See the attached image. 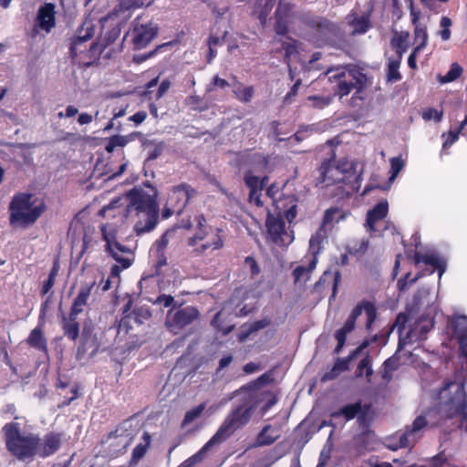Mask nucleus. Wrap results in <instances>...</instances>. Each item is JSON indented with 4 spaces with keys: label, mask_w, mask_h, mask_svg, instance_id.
I'll use <instances>...</instances> for the list:
<instances>
[{
    "label": "nucleus",
    "mask_w": 467,
    "mask_h": 467,
    "mask_svg": "<svg viewBox=\"0 0 467 467\" xmlns=\"http://www.w3.org/2000/svg\"><path fill=\"white\" fill-rule=\"evenodd\" d=\"M274 381L270 373L266 372L255 380L242 386L235 391L237 401L226 415L221 426L202 448L206 450L215 444L226 441L236 431L249 423L254 410L260 407L261 415H265L278 401L277 394L264 389Z\"/></svg>",
    "instance_id": "1"
},
{
    "label": "nucleus",
    "mask_w": 467,
    "mask_h": 467,
    "mask_svg": "<svg viewBox=\"0 0 467 467\" xmlns=\"http://www.w3.org/2000/svg\"><path fill=\"white\" fill-rule=\"evenodd\" d=\"M315 177L316 187H328L343 184L351 191H358L361 184L360 175L357 174L356 165L348 160H340L337 163L334 157L322 160Z\"/></svg>",
    "instance_id": "2"
},
{
    "label": "nucleus",
    "mask_w": 467,
    "mask_h": 467,
    "mask_svg": "<svg viewBox=\"0 0 467 467\" xmlns=\"http://www.w3.org/2000/svg\"><path fill=\"white\" fill-rule=\"evenodd\" d=\"M127 213L135 212L139 217L134 225L137 235L152 231L159 222V205L155 198L143 190L132 189L127 194Z\"/></svg>",
    "instance_id": "3"
},
{
    "label": "nucleus",
    "mask_w": 467,
    "mask_h": 467,
    "mask_svg": "<svg viewBox=\"0 0 467 467\" xmlns=\"http://www.w3.org/2000/svg\"><path fill=\"white\" fill-rule=\"evenodd\" d=\"M432 398L438 400V406L446 420L462 415L467 418V400L464 382L446 379L439 389L433 391Z\"/></svg>",
    "instance_id": "4"
},
{
    "label": "nucleus",
    "mask_w": 467,
    "mask_h": 467,
    "mask_svg": "<svg viewBox=\"0 0 467 467\" xmlns=\"http://www.w3.org/2000/svg\"><path fill=\"white\" fill-rule=\"evenodd\" d=\"M2 433L7 451L19 461H26L36 455L40 438L37 434L22 433L18 422L11 421L2 427Z\"/></svg>",
    "instance_id": "5"
},
{
    "label": "nucleus",
    "mask_w": 467,
    "mask_h": 467,
    "mask_svg": "<svg viewBox=\"0 0 467 467\" xmlns=\"http://www.w3.org/2000/svg\"><path fill=\"white\" fill-rule=\"evenodd\" d=\"M32 194L17 193L9 203V222L14 226L26 227L33 224L44 213V204L33 205Z\"/></svg>",
    "instance_id": "6"
},
{
    "label": "nucleus",
    "mask_w": 467,
    "mask_h": 467,
    "mask_svg": "<svg viewBox=\"0 0 467 467\" xmlns=\"http://www.w3.org/2000/svg\"><path fill=\"white\" fill-rule=\"evenodd\" d=\"M363 311L367 317L365 328L368 332L372 330L373 324L378 317V310L373 302L363 299L352 309L343 327L335 332L334 336L337 341V345L334 350L335 353L338 354L341 351L346 343L348 334L355 329L357 319Z\"/></svg>",
    "instance_id": "7"
},
{
    "label": "nucleus",
    "mask_w": 467,
    "mask_h": 467,
    "mask_svg": "<svg viewBox=\"0 0 467 467\" xmlns=\"http://www.w3.org/2000/svg\"><path fill=\"white\" fill-rule=\"evenodd\" d=\"M428 421L422 415L416 417L411 425L406 426L404 431H398L392 435L387 437L384 445L390 451L409 448L414 445L417 439L420 438V431L427 427Z\"/></svg>",
    "instance_id": "8"
},
{
    "label": "nucleus",
    "mask_w": 467,
    "mask_h": 467,
    "mask_svg": "<svg viewBox=\"0 0 467 467\" xmlns=\"http://www.w3.org/2000/svg\"><path fill=\"white\" fill-rule=\"evenodd\" d=\"M232 165L239 171L252 170L254 172H263L269 164V158L260 152H252L250 150L234 152Z\"/></svg>",
    "instance_id": "9"
},
{
    "label": "nucleus",
    "mask_w": 467,
    "mask_h": 467,
    "mask_svg": "<svg viewBox=\"0 0 467 467\" xmlns=\"http://www.w3.org/2000/svg\"><path fill=\"white\" fill-rule=\"evenodd\" d=\"M196 192V190L192 185L182 182L171 188L167 203L171 207V209L176 212V214H181Z\"/></svg>",
    "instance_id": "10"
},
{
    "label": "nucleus",
    "mask_w": 467,
    "mask_h": 467,
    "mask_svg": "<svg viewBox=\"0 0 467 467\" xmlns=\"http://www.w3.org/2000/svg\"><path fill=\"white\" fill-rule=\"evenodd\" d=\"M370 409L371 404L362 405L361 400H358L355 403L347 404L339 408L337 410L332 411L330 413V418L337 420L342 417L346 421H349L357 418L358 421L360 424H363L366 421Z\"/></svg>",
    "instance_id": "11"
},
{
    "label": "nucleus",
    "mask_w": 467,
    "mask_h": 467,
    "mask_svg": "<svg viewBox=\"0 0 467 467\" xmlns=\"http://www.w3.org/2000/svg\"><path fill=\"white\" fill-rule=\"evenodd\" d=\"M296 5L288 0H278L275 11V32L279 36H285L288 33L289 19L294 16Z\"/></svg>",
    "instance_id": "12"
},
{
    "label": "nucleus",
    "mask_w": 467,
    "mask_h": 467,
    "mask_svg": "<svg viewBox=\"0 0 467 467\" xmlns=\"http://www.w3.org/2000/svg\"><path fill=\"white\" fill-rule=\"evenodd\" d=\"M157 33L158 28L153 27L151 24L134 23L130 33L134 49L139 50L146 47L157 36Z\"/></svg>",
    "instance_id": "13"
},
{
    "label": "nucleus",
    "mask_w": 467,
    "mask_h": 467,
    "mask_svg": "<svg viewBox=\"0 0 467 467\" xmlns=\"http://www.w3.org/2000/svg\"><path fill=\"white\" fill-rule=\"evenodd\" d=\"M102 234L103 239L106 242V251L114 258L115 261H117L119 265H122L123 268H129L133 263V258L117 257V255L118 253L132 255L131 250L118 242L114 235L110 236L105 231H103Z\"/></svg>",
    "instance_id": "14"
},
{
    "label": "nucleus",
    "mask_w": 467,
    "mask_h": 467,
    "mask_svg": "<svg viewBox=\"0 0 467 467\" xmlns=\"http://www.w3.org/2000/svg\"><path fill=\"white\" fill-rule=\"evenodd\" d=\"M64 434L62 432L50 431L38 441L36 455L47 458L55 454L61 447Z\"/></svg>",
    "instance_id": "15"
},
{
    "label": "nucleus",
    "mask_w": 467,
    "mask_h": 467,
    "mask_svg": "<svg viewBox=\"0 0 467 467\" xmlns=\"http://www.w3.org/2000/svg\"><path fill=\"white\" fill-rule=\"evenodd\" d=\"M199 317V311L192 306H187L177 310L171 317L167 321L170 327L182 329L192 324Z\"/></svg>",
    "instance_id": "16"
},
{
    "label": "nucleus",
    "mask_w": 467,
    "mask_h": 467,
    "mask_svg": "<svg viewBox=\"0 0 467 467\" xmlns=\"http://www.w3.org/2000/svg\"><path fill=\"white\" fill-rule=\"evenodd\" d=\"M265 225L272 242L279 246L285 245L284 236L286 235V231L284 219L268 213Z\"/></svg>",
    "instance_id": "17"
},
{
    "label": "nucleus",
    "mask_w": 467,
    "mask_h": 467,
    "mask_svg": "<svg viewBox=\"0 0 467 467\" xmlns=\"http://www.w3.org/2000/svg\"><path fill=\"white\" fill-rule=\"evenodd\" d=\"M82 32L83 28L78 30L77 35L71 39L69 56L73 60H76L78 55L89 51L87 42L92 38L94 29L93 27H87L85 33L82 34Z\"/></svg>",
    "instance_id": "18"
},
{
    "label": "nucleus",
    "mask_w": 467,
    "mask_h": 467,
    "mask_svg": "<svg viewBox=\"0 0 467 467\" xmlns=\"http://www.w3.org/2000/svg\"><path fill=\"white\" fill-rule=\"evenodd\" d=\"M36 25L40 29L49 33L56 26L55 5L45 3L40 5L36 15Z\"/></svg>",
    "instance_id": "19"
},
{
    "label": "nucleus",
    "mask_w": 467,
    "mask_h": 467,
    "mask_svg": "<svg viewBox=\"0 0 467 467\" xmlns=\"http://www.w3.org/2000/svg\"><path fill=\"white\" fill-rule=\"evenodd\" d=\"M98 342L90 329L84 327L81 333L79 345L77 349V358L83 359L90 349L89 357H94L98 352Z\"/></svg>",
    "instance_id": "20"
},
{
    "label": "nucleus",
    "mask_w": 467,
    "mask_h": 467,
    "mask_svg": "<svg viewBox=\"0 0 467 467\" xmlns=\"http://www.w3.org/2000/svg\"><path fill=\"white\" fill-rule=\"evenodd\" d=\"M42 327L43 326L38 323V326L31 330L27 338L26 339V342L30 348H33L34 349L42 353L45 358H48L49 353L47 339L45 337Z\"/></svg>",
    "instance_id": "21"
},
{
    "label": "nucleus",
    "mask_w": 467,
    "mask_h": 467,
    "mask_svg": "<svg viewBox=\"0 0 467 467\" xmlns=\"http://www.w3.org/2000/svg\"><path fill=\"white\" fill-rule=\"evenodd\" d=\"M389 213V203L387 201H381L372 209L368 210L366 218V226L369 232L376 231V223L385 219Z\"/></svg>",
    "instance_id": "22"
},
{
    "label": "nucleus",
    "mask_w": 467,
    "mask_h": 467,
    "mask_svg": "<svg viewBox=\"0 0 467 467\" xmlns=\"http://www.w3.org/2000/svg\"><path fill=\"white\" fill-rule=\"evenodd\" d=\"M78 316H72L71 313L68 316H61V328L64 336L71 341H76L79 337L80 325L78 322Z\"/></svg>",
    "instance_id": "23"
},
{
    "label": "nucleus",
    "mask_w": 467,
    "mask_h": 467,
    "mask_svg": "<svg viewBox=\"0 0 467 467\" xmlns=\"http://www.w3.org/2000/svg\"><path fill=\"white\" fill-rule=\"evenodd\" d=\"M95 285V282L91 284L84 285L80 287L78 296L75 297L69 313L72 316H78L83 312V307L88 305V300L91 295L92 288Z\"/></svg>",
    "instance_id": "24"
},
{
    "label": "nucleus",
    "mask_w": 467,
    "mask_h": 467,
    "mask_svg": "<svg viewBox=\"0 0 467 467\" xmlns=\"http://www.w3.org/2000/svg\"><path fill=\"white\" fill-rule=\"evenodd\" d=\"M452 328L458 337L461 355L467 360V317H462L453 321Z\"/></svg>",
    "instance_id": "25"
},
{
    "label": "nucleus",
    "mask_w": 467,
    "mask_h": 467,
    "mask_svg": "<svg viewBox=\"0 0 467 467\" xmlns=\"http://www.w3.org/2000/svg\"><path fill=\"white\" fill-rule=\"evenodd\" d=\"M120 36V27L115 26L108 30L103 36L100 37L98 43H92L89 46V52L95 53L99 51L101 53L106 47L113 44Z\"/></svg>",
    "instance_id": "26"
},
{
    "label": "nucleus",
    "mask_w": 467,
    "mask_h": 467,
    "mask_svg": "<svg viewBox=\"0 0 467 467\" xmlns=\"http://www.w3.org/2000/svg\"><path fill=\"white\" fill-rule=\"evenodd\" d=\"M341 281V273L339 270L332 272L330 270H327L323 273L319 280L316 283L315 286L317 288L324 287L326 285L332 286V295L331 298H335L337 294V287Z\"/></svg>",
    "instance_id": "27"
},
{
    "label": "nucleus",
    "mask_w": 467,
    "mask_h": 467,
    "mask_svg": "<svg viewBox=\"0 0 467 467\" xmlns=\"http://www.w3.org/2000/svg\"><path fill=\"white\" fill-rule=\"evenodd\" d=\"M280 438V430L268 424L263 427L257 434L255 443L257 446H268Z\"/></svg>",
    "instance_id": "28"
},
{
    "label": "nucleus",
    "mask_w": 467,
    "mask_h": 467,
    "mask_svg": "<svg viewBox=\"0 0 467 467\" xmlns=\"http://www.w3.org/2000/svg\"><path fill=\"white\" fill-rule=\"evenodd\" d=\"M306 25L326 36L334 34L336 30V26L325 17L314 16L306 22Z\"/></svg>",
    "instance_id": "29"
},
{
    "label": "nucleus",
    "mask_w": 467,
    "mask_h": 467,
    "mask_svg": "<svg viewBox=\"0 0 467 467\" xmlns=\"http://www.w3.org/2000/svg\"><path fill=\"white\" fill-rule=\"evenodd\" d=\"M412 15V24L415 26L414 28V44L416 47V51H420L427 45L428 41V33L426 26H421L419 25V15L417 13L411 12Z\"/></svg>",
    "instance_id": "30"
},
{
    "label": "nucleus",
    "mask_w": 467,
    "mask_h": 467,
    "mask_svg": "<svg viewBox=\"0 0 467 467\" xmlns=\"http://www.w3.org/2000/svg\"><path fill=\"white\" fill-rule=\"evenodd\" d=\"M297 202L298 198L290 194L280 201V209L283 210L284 216L289 223H293L297 215Z\"/></svg>",
    "instance_id": "31"
},
{
    "label": "nucleus",
    "mask_w": 467,
    "mask_h": 467,
    "mask_svg": "<svg viewBox=\"0 0 467 467\" xmlns=\"http://www.w3.org/2000/svg\"><path fill=\"white\" fill-rule=\"evenodd\" d=\"M410 34L408 31L395 32L390 40V46L395 49L396 56L403 57L409 47Z\"/></svg>",
    "instance_id": "32"
},
{
    "label": "nucleus",
    "mask_w": 467,
    "mask_h": 467,
    "mask_svg": "<svg viewBox=\"0 0 467 467\" xmlns=\"http://www.w3.org/2000/svg\"><path fill=\"white\" fill-rule=\"evenodd\" d=\"M363 78L364 75L358 72L357 73V76H353L355 81L340 80L337 84V94L340 97H344L348 95L354 88H358V90L361 89L364 86Z\"/></svg>",
    "instance_id": "33"
},
{
    "label": "nucleus",
    "mask_w": 467,
    "mask_h": 467,
    "mask_svg": "<svg viewBox=\"0 0 467 467\" xmlns=\"http://www.w3.org/2000/svg\"><path fill=\"white\" fill-rule=\"evenodd\" d=\"M277 0H257L255 4L254 13L261 26H265L267 23L268 16L275 5Z\"/></svg>",
    "instance_id": "34"
},
{
    "label": "nucleus",
    "mask_w": 467,
    "mask_h": 467,
    "mask_svg": "<svg viewBox=\"0 0 467 467\" xmlns=\"http://www.w3.org/2000/svg\"><path fill=\"white\" fill-rule=\"evenodd\" d=\"M401 61L402 57L397 56L395 57L389 58L386 68L387 82L396 83L402 78V76L399 70Z\"/></svg>",
    "instance_id": "35"
},
{
    "label": "nucleus",
    "mask_w": 467,
    "mask_h": 467,
    "mask_svg": "<svg viewBox=\"0 0 467 467\" xmlns=\"http://www.w3.org/2000/svg\"><path fill=\"white\" fill-rule=\"evenodd\" d=\"M400 366V358L396 354L387 358L381 366V378L387 383L392 379L393 372Z\"/></svg>",
    "instance_id": "36"
},
{
    "label": "nucleus",
    "mask_w": 467,
    "mask_h": 467,
    "mask_svg": "<svg viewBox=\"0 0 467 467\" xmlns=\"http://www.w3.org/2000/svg\"><path fill=\"white\" fill-rule=\"evenodd\" d=\"M143 443H139L133 449L130 458V464H137L146 454L151 441V436L145 431L142 435Z\"/></svg>",
    "instance_id": "37"
},
{
    "label": "nucleus",
    "mask_w": 467,
    "mask_h": 467,
    "mask_svg": "<svg viewBox=\"0 0 467 467\" xmlns=\"http://www.w3.org/2000/svg\"><path fill=\"white\" fill-rule=\"evenodd\" d=\"M317 264V257L313 256L309 261L308 265H298L293 270V276L295 283L302 280L307 281L310 278V274L316 268Z\"/></svg>",
    "instance_id": "38"
},
{
    "label": "nucleus",
    "mask_w": 467,
    "mask_h": 467,
    "mask_svg": "<svg viewBox=\"0 0 467 467\" xmlns=\"http://www.w3.org/2000/svg\"><path fill=\"white\" fill-rule=\"evenodd\" d=\"M327 238V230L325 227L320 226L317 232L311 236L309 241V250L313 254V256H316L322 250V244L324 240Z\"/></svg>",
    "instance_id": "39"
},
{
    "label": "nucleus",
    "mask_w": 467,
    "mask_h": 467,
    "mask_svg": "<svg viewBox=\"0 0 467 467\" xmlns=\"http://www.w3.org/2000/svg\"><path fill=\"white\" fill-rule=\"evenodd\" d=\"M134 134L135 133H132L127 136L113 135L109 137L105 146L106 151L108 153H112L117 147H125L130 141L133 140Z\"/></svg>",
    "instance_id": "40"
},
{
    "label": "nucleus",
    "mask_w": 467,
    "mask_h": 467,
    "mask_svg": "<svg viewBox=\"0 0 467 467\" xmlns=\"http://www.w3.org/2000/svg\"><path fill=\"white\" fill-rule=\"evenodd\" d=\"M234 93L239 101L248 103L254 97V88L253 86L244 87V85L239 82Z\"/></svg>",
    "instance_id": "41"
},
{
    "label": "nucleus",
    "mask_w": 467,
    "mask_h": 467,
    "mask_svg": "<svg viewBox=\"0 0 467 467\" xmlns=\"http://www.w3.org/2000/svg\"><path fill=\"white\" fill-rule=\"evenodd\" d=\"M462 74V68L458 63H452L449 71L444 75H439L438 80L441 84H446L458 79Z\"/></svg>",
    "instance_id": "42"
},
{
    "label": "nucleus",
    "mask_w": 467,
    "mask_h": 467,
    "mask_svg": "<svg viewBox=\"0 0 467 467\" xmlns=\"http://www.w3.org/2000/svg\"><path fill=\"white\" fill-rule=\"evenodd\" d=\"M206 408V402H202L198 406L186 411L184 418L182 421V428L186 427L194 420L198 419Z\"/></svg>",
    "instance_id": "43"
},
{
    "label": "nucleus",
    "mask_w": 467,
    "mask_h": 467,
    "mask_svg": "<svg viewBox=\"0 0 467 467\" xmlns=\"http://www.w3.org/2000/svg\"><path fill=\"white\" fill-rule=\"evenodd\" d=\"M58 269H59L58 264L55 263L48 274L47 279L46 281H44L42 287L40 289V295L42 296H46L54 286L56 278L58 274Z\"/></svg>",
    "instance_id": "44"
},
{
    "label": "nucleus",
    "mask_w": 467,
    "mask_h": 467,
    "mask_svg": "<svg viewBox=\"0 0 467 467\" xmlns=\"http://www.w3.org/2000/svg\"><path fill=\"white\" fill-rule=\"evenodd\" d=\"M223 241L222 237L217 234L216 238L212 243L202 244L201 246L196 247L192 250V254L198 256L202 254L207 249L213 248V250H218L223 248Z\"/></svg>",
    "instance_id": "45"
},
{
    "label": "nucleus",
    "mask_w": 467,
    "mask_h": 467,
    "mask_svg": "<svg viewBox=\"0 0 467 467\" xmlns=\"http://www.w3.org/2000/svg\"><path fill=\"white\" fill-rule=\"evenodd\" d=\"M412 467H451V464L448 462L445 452L441 451L437 455L433 456L428 462V464Z\"/></svg>",
    "instance_id": "46"
},
{
    "label": "nucleus",
    "mask_w": 467,
    "mask_h": 467,
    "mask_svg": "<svg viewBox=\"0 0 467 467\" xmlns=\"http://www.w3.org/2000/svg\"><path fill=\"white\" fill-rule=\"evenodd\" d=\"M452 25V21L448 16H442L440 21V27L438 35L441 36L442 41H448L451 38V26Z\"/></svg>",
    "instance_id": "47"
},
{
    "label": "nucleus",
    "mask_w": 467,
    "mask_h": 467,
    "mask_svg": "<svg viewBox=\"0 0 467 467\" xmlns=\"http://www.w3.org/2000/svg\"><path fill=\"white\" fill-rule=\"evenodd\" d=\"M252 170H246L244 175V182L246 187L251 189H262V182H260L259 177L253 175Z\"/></svg>",
    "instance_id": "48"
},
{
    "label": "nucleus",
    "mask_w": 467,
    "mask_h": 467,
    "mask_svg": "<svg viewBox=\"0 0 467 467\" xmlns=\"http://www.w3.org/2000/svg\"><path fill=\"white\" fill-rule=\"evenodd\" d=\"M307 100L312 102V107L318 109H323L330 104V99L324 96H308Z\"/></svg>",
    "instance_id": "49"
},
{
    "label": "nucleus",
    "mask_w": 467,
    "mask_h": 467,
    "mask_svg": "<svg viewBox=\"0 0 467 467\" xmlns=\"http://www.w3.org/2000/svg\"><path fill=\"white\" fill-rule=\"evenodd\" d=\"M372 364V357L368 352L366 356L359 361L357 370H356V377L360 378L363 376L364 371L367 368H368Z\"/></svg>",
    "instance_id": "50"
},
{
    "label": "nucleus",
    "mask_w": 467,
    "mask_h": 467,
    "mask_svg": "<svg viewBox=\"0 0 467 467\" xmlns=\"http://www.w3.org/2000/svg\"><path fill=\"white\" fill-rule=\"evenodd\" d=\"M422 118L425 120H431L433 119L436 122H440L442 119V111H439L438 109L434 108H429L422 113Z\"/></svg>",
    "instance_id": "51"
},
{
    "label": "nucleus",
    "mask_w": 467,
    "mask_h": 467,
    "mask_svg": "<svg viewBox=\"0 0 467 467\" xmlns=\"http://www.w3.org/2000/svg\"><path fill=\"white\" fill-rule=\"evenodd\" d=\"M404 162L400 157H394L390 159V179H394L402 170Z\"/></svg>",
    "instance_id": "52"
},
{
    "label": "nucleus",
    "mask_w": 467,
    "mask_h": 467,
    "mask_svg": "<svg viewBox=\"0 0 467 467\" xmlns=\"http://www.w3.org/2000/svg\"><path fill=\"white\" fill-rule=\"evenodd\" d=\"M339 212L340 210L337 207L327 209L323 216L321 226L326 228L327 225L332 224L335 215Z\"/></svg>",
    "instance_id": "53"
},
{
    "label": "nucleus",
    "mask_w": 467,
    "mask_h": 467,
    "mask_svg": "<svg viewBox=\"0 0 467 467\" xmlns=\"http://www.w3.org/2000/svg\"><path fill=\"white\" fill-rule=\"evenodd\" d=\"M462 131L457 129L456 130H450L442 144V150L449 149L459 139V135Z\"/></svg>",
    "instance_id": "54"
},
{
    "label": "nucleus",
    "mask_w": 467,
    "mask_h": 467,
    "mask_svg": "<svg viewBox=\"0 0 467 467\" xmlns=\"http://www.w3.org/2000/svg\"><path fill=\"white\" fill-rule=\"evenodd\" d=\"M207 236V229H197V232L193 236L189 238L188 240V245L189 246H196L198 242L204 240V238Z\"/></svg>",
    "instance_id": "55"
},
{
    "label": "nucleus",
    "mask_w": 467,
    "mask_h": 467,
    "mask_svg": "<svg viewBox=\"0 0 467 467\" xmlns=\"http://www.w3.org/2000/svg\"><path fill=\"white\" fill-rule=\"evenodd\" d=\"M429 265H431L434 269H436L439 272L440 276H441L446 270L445 261L437 255H434L431 263H430Z\"/></svg>",
    "instance_id": "56"
},
{
    "label": "nucleus",
    "mask_w": 467,
    "mask_h": 467,
    "mask_svg": "<svg viewBox=\"0 0 467 467\" xmlns=\"http://www.w3.org/2000/svg\"><path fill=\"white\" fill-rule=\"evenodd\" d=\"M370 27L369 21L365 17H359L355 22V31L363 34Z\"/></svg>",
    "instance_id": "57"
},
{
    "label": "nucleus",
    "mask_w": 467,
    "mask_h": 467,
    "mask_svg": "<svg viewBox=\"0 0 467 467\" xmlns=\"http://www.w3.org/2000/svg\"><path fill=\"white\" fill-rule=\"evenodd\" d=\"M435 254H421L420 252H415L414 253V256H413V261H414V264L416 265H418L420 263H424L426 265H429L430 263H431V260L432 258L434 257Z\"/></svg>",
    "instance_id": "58"
},
{
    "label": "nucleus",
    "mask_w": 467,
    "mask_h": 467,
    "mask_svg": "<svg viewBox=\"0 0 467 467\" xmlns=\"http://www.w3.org/2000/svg\"><path fill=\"white\" fill-rule=\"evenodd\" d=\"M262 189H251L249 190V201L254 202L257 207L263 206L261 200Z\"/></svg>",
    "instance_id": "59"
},
{
    "label": "nucleus",
    "mask_w": 467,
    "mask_h": 467,
    "mask_svg": "<svg viewBox=\"0 0 467 467\" xmlns=\"http://www.w3.org/2000/svg\"><path fill=\"white\" fill-rule=\"evenodd\" d=\"M51 295H49L46 300L41 304V306H40V313H39V317H38V323L41 325V326H44L45 324V320H46V315H47V308H48V306L51 302L50 298H51Z\"/></svg>",
    "instance_id": "60"
},
{
    "label": "nucleus",
    "mask_w": 467,
    "mask_h": 467,
    "mask_svg": "<svg viewBox=\"0 0 467 467\" xmlns=\"http://www.w3.org/2000/svg\"><path fill=\"white\" fill-rule=\"evenodd\" d=\"M301 86V79L298 78L295 84L292 86L290 90L286 93V95L284 98L285 103H290L292 99L296 97L298 93L299 87Z\"/></svg>",
    "instance_id": "61"
},
{
    "label": "nucleus",
    "mask_w": 467,
    "mask_h": 467,
    "mask_svg": "<svg viewBox=\"0 0 467 467\" xmlns=\"http://www.w3.org/2000/svg\"><path fill=\"white\" fill-rule=\"evenodd\" d=\"M174 303V297L171 295H160L155 300L154 304L162 305L164 307H169Z\"/></svg>",
    "instance_id": "62"
},
{
    "label": "nucleus",
    "mask_w": 467,
    "mask_h": 467,
    "mask_svg": "<svg viewBox=\"0 0 467 467\" xmlns=\"http://www.w3.org/2000/svg\"><path fill=\"white\" fill-rule=\"evenodd\" d=\"M171 87V81L169 79H163L158 88L155 99H160L169 90Z\"/></svg>",
    "instance_id": "63"
},
{
    "label": "nucleus",
    "mask_w": 467,
    "mask_h": 467,
    "mask_svg": "<svg viewBox=\"0 0 467 467\" xmlns=\"http://www.w3.org/2000/svg\"><path fill=\"white\" fill-rule=\"evenodd\" d=\"M349 363L350 360H348V357L343 358H338L334 364L335 369L337 368V370H339L340 373L346 371L348 369Z\"/></svg>",
    "instance_id": "64"
}]
</instances>
